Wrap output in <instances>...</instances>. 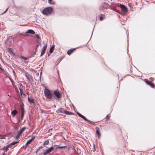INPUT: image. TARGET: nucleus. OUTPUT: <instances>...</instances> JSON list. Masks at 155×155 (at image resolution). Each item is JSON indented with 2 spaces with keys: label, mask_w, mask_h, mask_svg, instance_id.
<instances>
[{
  "label": "nucleus",
  "mask_w": 155,
  "mask_h": 155,
  "mask_svg": "<svg viewBox=\"0 0 155 155\" xmlns=\"http://www.w3.org/2000/svg\"><path fill=\"white\" fill-rule=\"evenodd\" d=\"M52 8L51 7H47L43 10L42 13L45 15H50L53 12Z\"/></svg>",
  "instance_id": "f257e3e1"
},
{
  "label": "nucleus",
  "mask_w": 155,
  "mask_h": 155,
  "mask_svg": "<svg viewBox=\"0 0 155 155\" xmlns=\"http://www.w3.org/2000/svg\"><path fill=\"white\" fill-rule=\"evenodd\" d=\"M42 44L44 45L42 48L41 49V56H42L45 53L46 51L47 47V43H45L44 42H43L42 43Z\"/></svg>",
  "instance_id": "f03ea898"
},
{
  "label": "nucleus",
  "mask_w": 155,
  "mask_h": 155,
  "mask_svg": "<svg viewBox=\"0 0 155 155\" xmlns=\"http://www.w3.org/2000/svg\"><path fill=\"white\" fill-rule=\"evenodd\" d=\"M45 96L48 99H50L52 97V94L50 91L47 89L45 91Z\"/></svg>",
  "instance_id": "7ed1b4c3"
},
{
  "label": "nucleus",
  "mask_w": 155,
  "mask_h": 155,
  "mask_svg": "<svg viewBox=\"0 0 155 155\" xmlns=\"http://www.w3.org/2000/svg\"><path fill=\"white\" fill-rule=\"evenodd\" d=\"M77 114H78V115L79 116L82 118L83 119H84L85 120L87 121L89 123H91L92 124H94V122H93L90 120H87V119L85 117H84V116L81 115V114H80L79 113H77Z\"/></svg>",
  "instance_id": "20e7f679"
},
{
  "label": "nucleus",
  "mask_w": 155,
  "mask_h": 155,
  "mask_svg": "<svg viewBox=\"0 0 155 155\" xmlns=\"http://www.w3.org/2000/svg\"><path fill=\"white\" fill-rule=\"evenodd\" d=\"M120 7L122 11L124 13H126L127 11V9L125 5H120Z\"/></svg>",
  "instance_id": "39448f33"
},
{
  "label": "nucleus",
  "mask_w": 155,
  "mask_h": 155,
  "mask_svg": "<svg viewBox=\"0 0 155 155\" xmlns=\"http://www.w3.org/2000/svg\"><path fill=\"white\" fill-rule=\"evenodd\" d=\"M54 149V148L53 147H51L46 150V151L44 153V155H46L49 153L51 152Z\"/></svg>",
  "instance_id": "423d86ee"
},
{
  "label": "nucleus",
  "mask_w": 155,
  "mask_h": 155,
  "mask_svg": "<svg viewBox=\"0 0 155 155\" xmlns=\"http://www.w3.org/2000/svg\"><path fill=\"white\" fill-rule=\"evenodd\" d=\"M146 83L148 85H150L151 87H154L155 86L153 83H152L151 81L147 80L145 81Z\"/></svg>",
  "instance_id": "0eeeda50"
},
{
  "label": "nucleus",
  "mask_w": 155,
  "mask_h": 155,
  "mask_svg": "<svg viewBox=\"0 0 155 155\" xmlns=\"http://www.w3.org/2000/svg\"><path fill=\"white\" fill-rule=\"evenodd\" d=\"M25 76L27 79L28 81H30L31 79V76L30 74H29L28 73L26 72H25Z\"/></svg>",
  "instance_id": "6e6552de"
},
{
  "label": "nucleus",
  "mask_w": 155,
  "mask_h": 155,
  "mask_svg": "<svg viewBox=\"0 0 155 155\" xmlns=\"http://www.w3.org/2000/svg\"><path fill=\"white\" fill-rule=\"evenodd\" d=\"M54 93L57 98L59 99L61 97V94L59 92L55 91H54Z\"/></svg>",
  "instance_id": "1a4fd4ad"
},
{
  "label": "nucleus",
  "mask_w": 155,
  "mask_h": 155,
  "mask_svg": "<svg viewBox=\"0 0 155 155\" xmlns=\"http://www.w3.org/2000/svg\"><path fill=\"white\" fill-rule=\"evenodd\" d=\"M95 130L96 131V133L97 135V136L98 138H99L101 136V134L100 133V129L99 127H95Z\"/></svg>",
  "instance_id": "9d476101"
},
{
  "label": "nucleus",
  "mask_w": 155,
  "mask_h": 155,
  "mask_svg": "<svg viewBox=\"0 0 155 155\" xmlns=\"http://www.w3.org/2000/svg\"><path fill=\"white\" fill-rule=\"evenodd\" d=\"M21 116L20 120H21L23 118L24 114V109L23 107L21 108Z\"/></svg>",
  "instance_id": "9b49d317"
},
{
  "label": "nucleus",
  "mask_w": 155,
  "mask_h": 155,
  "mask_svg": "<svg viewBox=\"0 0 155 155\" xmlns=\"http://www.w3.org/2000/svg\"><path fill=\"white\" fill-rule=\"evenodd\" d=\"M102 7L104 9H107L109 8L110 6L108 4L104 2L103 3Z\"/></svg>",
  "instance_id": "f8f14e48"
},
{
  "label": "nucleus",
  "mask_w": 155,
  "mask_h": 155,
  "mask_svg": "<svg viewBox=\"0 0 155 155\" xmlns=\"http://www.w3.org/2000/svg\"><path fill=\"white\" fill-rule=\"evenodd\" d=\"M26 129V127H22L21 129H20L19 131L18 132V133L21 135L22 132L25 130Z\"/></svg>",
  "instance_id": "ddd939ff"
},
{
  "label": "nucleus",
  "mask_w": 155,
  "mask_h": 155,
  "mask_svg": "<svg viewBox=\"0 0 155 155\" xmlns=\"http://www.w3.org/2000/svg\"><path fill=\"white\" fill-rule=\"evenodd\" d=\"M75 48L71 49L68 50L67 51V54L70 55L72 52H73L75 50Z\"/></svg>",
  "instance_id": "4468645a"
},
{
  "label": "nucleus",
  "mask_w": 155,
  "mask_h": 155,
  "mask_svg": "<svg viewBox=\"0 0 155 155\" xmlns=\"http://www.w3.org/2000/svg\"><path fill=\"white\" fill-rule=\"evenodd\" d=\"M106 16L105 15L103 14H101L100 15V20L101 21L104 20V19L105 18Z\"/></svg>",
  "instance_id": "2eb2a0df"
},
{
  "label": "nucleus",
  "mask_w": 155,
  "mask_h": 155,
  "mask_svg": "<svg viewBox=\"0 0 155 155\" xmlns=\"http://www.w3.org/2000/svg\"><path fill=\"white\" fill-rule=\"evenodd\" d=\"M35 138L34 137H33L31 139L29 140L26 143V145H28L30 144L34 140Z\"/></svg>",
  "instance_id": "dca6fc26"
},
{
  "label": "nucleus",
  "mask_w": 155,
  "mask_h": 155,
  "mask_svg": "<svg viewBox=\"0 0 155 155\" xmlns=\"http://www.w3.org/2000/svg\"><path fill=\"white\" fill-rule=\"evenodd\" d=\"M26 34L29 33V34H34L35 33V32L33 30H32L29 29V30H28L26 32Z\"/></svg>",
  "instance_id": "f3484780"
},
{
  "label": "nucleus",
  "mask_w": 155,
  "mask_h": 155,
  "mask_svg": "<svg viewBox=\"0 0 155 155\" xmlns=\"http://www.w3.org/2000/svg\"><path fill=\"white\" fill-rule=\"evenodd\" d=\"M55 45H53L50 48V50H49V52L51 53L53 52L54 50V48Z\"/></svg>",
  "instance_id": "a211bd4d"
},
{
  "label": "nucleus",
  "mask_w": 155,
  "mask_h": 155,
  "mask_svg": "<svg viewBox=\"0 0 155 155\" xmlns=\"http://www.w3.org/2000/svg\"><path fill=\"white\" fill-rule=\"evenodd\" d=\"M28 100L30 103H33V104H34V100H33V99H32L31 97H28Z\"/></svg>",
  "instance_id": "6ab92c4d"
},
{
  "label": "nucleus",
  "mask_w": 155,
  "mask_h": 155,
  "mask_svg": "<svg viewBox=\"0 0 155 155\" xmlns=\"http://www.w3.org/2000/svg\"><path fill=\"white\" fill-rule=\"evenodd\" d=\"M18 113V111L16 110H14L11 112V114L13 115H15Z\"/></svg>",
  "instance_id": "aec40b11"
},
{
  "label": "nucleus",
  "mask_w": 155,
  "mask_h": 155,
  "mask_svg": "<svg viewBox=\"0 0 155 155\" xmlns=\"http://www.w3.org/2000/svg\"><path fill=\"white\" fill-rule=\"evenodd\" d=\"M73 113L67 110L65 111V114L67 115L72 114Z\"/></svg>",
  "instance_id": "412c9836"
},
{
  "label": "nucleus",
  "mask_w": 155,
  "mask_h": 155,
  "mask_svg": "<svg viewBox=\"0 0 155 155\" xmlns=\"http://www.w3.org/2000/svg\"><path fill=\"white\" fill-rule=\"evenodd\" d=\"M59 111L60 112L65 114V111L66 110H64L63 108H61L59 109Z\"/></svg>",
  "instance_id": "4be33fe9"
},
{
  "label": "nucleus",
  "mask_w": 155,
  "mask_h": 155,
  "mask_svg": "<svg viewBox=\"0 0 155 155\" xmlns=\"http://www.w3.org/2000/svg\"><path fill=\"white\" fill-rule=\"evenodd\" d=\"M19 90H20V91L21 94V95L22 96L23 95L24 96H25V94L22 91V89H21V88H20Z\"/></svg>",
  "instance_id": "5701e85b"
},
{
  "label": "nucleus",
  "mask_w": 155,
  "mask_h": 155,
  "mask_svg": "<svg viewBox=\"0 0 155 155\" xmlns=\"http://www.w3.org/2000/svg\"><path fill=\"white\" fill-rule=\"evenodd\" d=\"M18 143V141H14L11 143L9 145L10 146V145H13L16 144Z\"/></svg>",
  "instance_id": "b1692460"
},
{
  "label": "nucleus",
  "mask_w": 155,
  "mask_h": 155,
  "mask_svg": "<svg viewBox=\"0 0 155 155\" xmlns=\"http://www.w3.org/2000/svg\"><path fill=\"white\" fill-rule=\"evenodd\" d=\"M10 145L4 147V149L6 151H7L8 150V148L9 147Z\"/></svg>",
  "instance_id": "393cba45"
},
{
  "label": "nucleus",
  "mask_w": 155,
  "mask_h": 155,
  "mask_svg": "<svg viewBox=\"0 0 155 155\" xmlns=\"http://www.w3.org/2000/svg\"><path fill=\"white\" fill-rule=\"evenodd\" d=\"M49 143V141L48 140H46L44 143V145H46L48 144Z\"/></svg>",
  "instance_id": "a878e982"
},
{
  "label": "nucleus",
  "mask_w": 155,
  "mask_h": 155,
  "mask_svg": "<svg viewBox=\"0 0 155 155\" xmlns=\"http://www.w3.org/2000/svg\"><path fill=\"white\" fill-rule=\"evenodd\" d=\"M53 0H48L49 3L51 4L54 5V4L55 2H54L52 1Z\"/></svg>",
  "instance_id": "bb28decb"
},
{
  "label": "nucleus",
  "mask_w": 155,
  "mask_h": 155,
  "mask_svg": "<svg viewBox=\"0 0 155 155\" xmlns=\"http://www.w3.org/2000/svg\"><path fill=\"white\" fill-rule=\"evenodd\" d=\"M21 58L24 60H28L29 59V58L25 57L23 56H21Z\"/></svg>",
  "instance_id": "cd10ccee"
},
{
  "label": "nucleus",
  "mask_w": 155,
  "mask_h": 155,
  "mask_svg": "<svg viewBox=\"0 0 155 155\" xmlns=\"http://www.w3.org/2000/svg\"><path fill=\"white\" fill-rule=\"evenodd\" d=\"M67 147V146H59L57 147V148L58 149H61L63 148H64L65 147Z\"/></svg>",
  "instance_id": "c85d7f7f"
},
{
  "label": "nucleus",
  "mask_w": 155,
  "mask_h": 155,
  "mask_svg": "<svg viewBox=\"0 0 155 155\" xmlns=\"http://www.w3.org/2000/svg\"><path fill=\"white\" fill-rule=\"evenodd\" d=\"M20 135H21L18 133L17 136L16 137V139H18V138H19V137Z\"/></svg>",
  "instance_id": "c756f323"
},
{
  "label": "nucleus",
  "mask_w": 155,
  "mask_h": 155,
  "mask_svg": "<svg viewBox=\"0 0 155 155\" xmlns=\"http://www.w3.org/2000/svg\"><path fill=\"white\" fill-rule=\"evenodd\" d=\"M110 117V114L108 115L105 118L106 119H109Z\"/></svg>",
  "instance_id": "7c9ffc66"
},
{
  "label": "nucleus",
  "mask_w": 155,
  "mask_h": 155,
  "mask_svg": "<svg viewBox=\"0 0 155 155\" xmlns=\"http://www.w3.org/2000/svg\"><path fill=\"white\" fill-rule=\"evenodd\" d=\"M8 50L9 52H12V49L11 48H8Z\"/></svg>",
  "instance_id": "2f4dec72"
},
{
  "label": "nucleus",
  "mask_w": 155,
  "mask_h": 155,
  "mask_svg": "<svg viewBox=\"0 0 155 155\" xmlns=\"http://www.w3.org/2000/svg\"><path fill=\"white\" fill-rule=\"evenodd\" d=\"M5 138L4 136L2 135H0V139H4Z\"/></svg>",
  "instance_id": "473e14b6"
},
{
  "label": "nucleus",
  "mask_w": 155,
  "mask_h": 155,
  "mask_svg": "<svg viewBox=\"0 0 155 155\" xmlns=\"http://www.w3.org/2000/svg\"><path fill=\"white\" fill-rule=\"evenodd\" d=\"M8 8H7L6 9V10L2 14H4L5 13H6V12L7 11H8Z\"/></svg>",
  "instance_id": "72a5a7b5"
},
{
  "label": "nucleus",
  "mask_w": 155,
  "mask_h": 155,
  "mask_svg": "<svg viewBox=\"0 0 155 155\" xmlns=\"http://www.w3.org/2000/svg\"><path fill=\"white\" fill-rule=\"evenodd\" d=\"M36 36L37 39H39V35H36Z\"/></svg>",
  "instance_id": "f704fd0d"
},
{
  "label": "nucleus",
  "mask_w": 155,
  "mask_h": 155,
  "mask_svg": "<svg viewBox=\"0 0 155 155\" xmlns=\"http://www.w3.org/2000/svg\"><path fill=\"white\" fill-rule=\"evenodd\" d=\"M41 73H42L41 71V73H40L41 76ZM41 78V76H40V78Z\"/></svg>",
  "instance_id": "c9c22d12"
},
{
  "label": "nucleus",
  "mask_w": 155,
  "mask_h": 155,
  "mask_svg": "<svg viewBox=\"0 0 155 155\" xmlns=\"http://www.w3.org/2000/svg\"><path fill=\"white\" fill-rule=\"evenodd\" d=\"M39 45V43H38V44L37 45V47H38V45Z\"/></svg>",
  "instance_id": "e433bc0d"
},
{
  "label": "nucleus",
  "mask_w": 155,
  "mask_h": 155,
  "mask_svg": "<svg viewBox=\"0 0 155 155\" xmlns=\"http://www.w3.org/2000/svg\"><path fill=\"white\" fill-rule=\"evenodd\" d=\"M37 51V48L35 49V51Z\"/></svg>",
  "instance_id": "4c0bfd02"
},
{
  "label": "nucleus",
  "mask_w": 155,
  "mask_h": 155,
  "mask_svg": "<svg viewBox=\"0 0 155 155\" xmlns=\"http://www.w3.org/2000/svg\"><path fill=\"white\" fill-rule=\"evenodd\" d=\"M39 149H37V152H38V150Z\"/></svg>",
  "instance_id": "58836bf2"
},
{
  "label": "nucleus",
  "mask_w": 155,
  "mask_h": 155,
  "mask_svg": "<svg viewBox=\"0 0 155 155\" xmlns=\"http://www.w3.org/2000/svg\"><path fill=\"white\" fill-rule=\"evenodd\" d=\"M0 69H1V70H2V69L1 67H0Z\"/></svg>",
  "instance_id": "ea45409f"
},
{
  "label": "nucleus",
  "mask_w": 155,
  "mask_h": 155,
  "mask_svg": "<svg viewBox=\"0 0 155 155\" xmlns=\"http://www.w3.org/2000/svg\"><path fill=\"white\" fill-rule=\"evenodd\" d=\"M0 69H1V70H2V69L1 67H0Z\"/></svg>",
  "instance_id": "a19ab883"
},
{
  "label": "nucleus",
  "mask_w": 155,
  "mask_h": 155,
  "mask_svg": "<svg viewBox=\"0 0 155 155\" xmlns=\"http://www.w3.org/2000/svg\"><path fill=\"white\" fill-rule=\"evenodd\" d=\"M25 63H26V61H25Z\"/></svg>",
  "instance_id": "79ce46f5"
},
{
  "label": "nucleus",
  "mask_w": 155,
  "mask_h": 155,
  "mask_svg": "<svg viewBox=\"0 0 155 155\" xmlns=\"http://www.w3.org/2000/svg\"><path fill=\"white\" fill-rule=\"evenodd\" d=\"M74 149L75 150L74 148ZM75 150V151L76 152V150Z\"/></svg>",
  "instance_id": "37998d69"
}]
</instances>
